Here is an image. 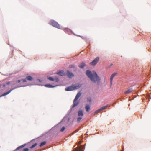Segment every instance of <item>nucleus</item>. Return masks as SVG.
<instances>
[{"instance_id":"1","label":"nucleus","mask_w":151,"mask_h":151,"mask_svg":"<svg viewBox=\"0 0 151 151\" xmlns=\"http://www.w3.org/2000/svg\"><path fill=\"white\" fill-rule=\"evenodd\" d=\"M72 111L70 110H69L66 114L65 116L62 119L61 121L58 124L56 125L55 126L53 127H52L48 131L45 132V133L42 134L41 136H40L38 137L37 138L34 139L32 140H31L30 142H32L34 141H35L36 139L40 138L41 137H42L44 139H46L47 138H48V137L49 135H50V133L51 132L54 130L55 127L57 126L58 127V125L60 124L61 122H66V123H68L69 122L70 120L71 119L70 117H68L69 115L71 113Z\"/></svg>"},{"instance_id":"2","label":"nucleus","mask_w":151,"mask_h":151,"mask_svg":"<svg viewBox=\"0 0 151 151\" xmlns=\"http://www.w3.org/2000/svg\"><path fill=\"white\" fill-rule=\"evenodd\" d=\"M92 72L88 70H86V74L90 80L93 83H96L97 85H99L101 82V78L97 73L95 71Z\"/></svg>"},{"instance_id":"3","label":"nucleus","mask_w":151,"mask_h":151,"mask_svg":"<svg viewBox=\"0 0 151 151\" xmlns=\"http://www.w3.org/2000/svg\"><path fill=\"white\" fill-rule=\"evenodd\" d=\"M21 81L20 79H16L12 81H11L6 82L5 83H4L2 84V87L3 88H7V87H6V86L7 85H9L10 84H11V87H13L15 85H17L18 83H21Z\"/></svg>"},{"instance_id":"4","label":"nucleus","mask_w":151,"mask_h":151,"mask_svg":"<svg viewBox=\"0 0 151 151\" xmlns=\"http://www.w3.org/2000/svg\"><path fill=\"white\" fill-rule=\"evenodd\" d=\"M22 83L18 84L16 86H15L13 88H11V89L8 91H6L3 93L2 94L0 95V97L5 96L9 94L12 90L17 89L18 88H20L21 87H24L26 86H28V85H22Z\"/></svg>"},{"instance_id":"5","label":"nucleus","mask_w":151,"mask_h":151,"mask_svg":"<svg viewBox=\"0 0 151 151\" xmlns=\"http://www.w3.org/2000/svg\"><path fill=\"white\" fill-rule=\"evenodd\" d=\"M42 79H39L35 77V80H34V82H33L31 83L30 84H28V86H32V85H37L40 86H43V85H42L41 84L39 83V82H42Z\"/></svg>"},{"instance_id":"6","label":"nucleus","mask_w":151,"mask_h":151,"mask_svg":"<svg viewBox=\"0 0 151 151\" xmlns=\"http://www.w3.org/2000/svg\"><path fill=\"white\" fill-rule=\"evenodd\" d=\"M49 24L55 27L58 29H61L59 24L58 22L53 19H51L49 22Z\"/></svg>"},{"instance_id":"7","label":"nucleus","mask_w":151,"mask_h":151,"mask_svg":"<svg viewBox=\"0 0 151 151\" xmlns=\"http://www.w3.org/2000/svg\"><path fill=\"white\" fill-rule=\"evenodd\" d=\"M36 75L35 73H32L30 75L27 74L26 76V79L29 81H33L34 82V80H35V77L36 76Z\"/></svg>"},{"instance_id":"8","label":"nucleus","mask_w":151,"mask_h":151,"mask_svg":"<svg viewBox=\"0 0 151 151\" xmlns=\"http://www.w3.org/2000/svg\"><path fill=\"white\" fill-rule=\"evenodd\" d=\"M99 59L100 58L99 56L96 57L92 62H90V65L92 66H95L98 62Z\"/></svg>"},{"instance_id":"9","label":"nucleus","mask_w":151,"mask_h":151,"mask_svg":"<svg viewBox=\"0 0 151 151\" xmlns=\"http://www.w3.org/2000/svg\"><path fill=\"white\" fill-rule=\"evenodd\" d=\"M67 76L69 78L71 79L74 76V74L71 72L69 70H67L65 76Z\"/></svg>"},{"instance_id":"10","label":"nucleus","mask_w":151,"mask_h":151,"mask_svg":"<svg viewBox=\"0 0 151 151\" xmlns=\"http://www.w3.org/2000/svg\"><path fill=\"white\" fill-rule=\"evenodd\" d=\"M64 31L66 33L68 34L69 35H70L72 34H73L74 35H76L73 33V31L70 29H69L68 28H64Z\"/></svg>"},{"instance_id":"11","label":"nucleus","mask_w":151,"mask_h":151,"mask_svg":"<svg viewBox=\"0 0 151 151\" xmlns=\"http://www.w3.org/2000/svg\"><path fill=\"white\" fill-rule=\"evenodd\" d=\"M55 74L61 76H65L66 73L63 70H58Z\"/></svg>"},{"instance_id":"12","label":"nucleus","mask_w":151,"mask_h":151,"mask_svg":"<svg viewBox=\"0 0 151 151\" xmlns=\"http://www.w3.org/2000/svg\"><path fill=\"white\" fill-rule=\"evenodd\" d=\"M43 86L48 88H52L58 86H59V85H53L50 83H47L43 85Z\"/></svg>"},{"instance_id":"13","label":"nucleus","mask_w":151,"mask_h":151,"mask_svg":"<svg viewBox=\"0 0 151 151\" xmlns=\"http://www.w3.org/2000/svg\"><path fill=\"white\" fill-rule=\"evenodd\" d=\"M72 85L73 86V90L78 89L82 86V84L80 83H77Z\"/></svg>"},{"instance_id":"14","label":"nucleus","mask_w":151,"mask_h":151,"mask_svg":"<svg viewBox=\"0 0 151 151\" xmlns=\"http://www.w3.org/2000/svg\"><path fill=\"white\" fill-rule=\"evenodd\" d=\"M117 74V73H114L111 74L110 77V82L111 85L113 83V80L114 78Z\"/></svg>"},{"instance_id":"15","label":"nucleus","mask_w":151,"mask_h":151,"mask_svg":"<svg viewBox=\"0 0 151 151\" xmlns=\"http://www.w3.org/2000/svg\"><path fill=\"white\" fill-rule=\"evenodd\" d=\"M78 116L83 117L84 116L83 111L81 109H80L78 110Z\"/></svg>"},{"instance_id":"16","label":"nucleus","mask_w":151,"mask_h":151,"mask_svg":"<svg viewBox=\"0 0 151 151\" xmlns=\"http://www.w3.org/2000/svg\"><path fill=\"white\" fill-rule=\"evenodd\" d=\"M79 103V101L76 99H74L73 101V107H75L77 106Z\"/></svg>"},{"instance_id":"17","label":"nucleus","mask_w":151,"mask_h":151,"mask_svg":"<svg viewBox=\"0 0 151 151\" xmlns=\"http://www.w3.org/2000/svg\"><path fill=\"white\" fill-rule=\"evenodd\" d=\"M72 85L68 87H67L65 88V90L67 91H73V88Z\"/></svg>"},{"instance_id":"18","label":"nucleus","mask_w":151,"mask_h":151,"mask_svg":"<svg viewBox=\"0 0 151 151\" xmlns=\"http://www.w3.org/2000/svg\"><path fill=\"white\" fill-rule=\"evenodd\" d=\"M85 109L86 111L87 112H89L90 110V106L88 104H86L85 107Z\"/></svg>"},{"instance_id":"19","label":"nucleus","mask_w":151,"mask_h":151,"mask_svg":"<svg viewBox=\"0 0 151 151\" xmlns=\"http://www.w3.org/2000/svg\"><path fill=\"white\" fill-rule=\"evenodd\" d=\"M78 147L79 149L76 150V151H84L85 147L84 145L82 146L81 145H80Z\"/></svg>"},{"instance_id":"20","label":"nucleus","mask_w":151,"mask_h":151,"mask_svg":"<svg viewBox=\"0 0 151 151\" xmlns=\"http://www.w3.org/2000/svg\"><path fill=\"white\" fill-rule=\"evenodd\" d=\"M86 64L83 62H82L80 64L78 65L79 67L81 69H83L84 67L86 66Z\"/></svg>"},{"instance_id":"21","label":"nucleus","mask_w":151,"mask_h":151,"mask_svg":"<svg viewBox=\"0 0 151 151\" xmlns=\"http://www.w3.org/2000/svg\"><path fill=\"white\" fill-rule=\"evenodd\" d=\"M82 94V92L81 91L78 92L76 96L74 99L78 100L79 98L81 96Z\"/></svg>"},{"instance_id":"22","label":"nucleus","mask_w":151,"mask_h":151,"mask_svg":"<svg viewBox=\"0 0 151 151\" xmlns=\"http://www.w3.org/2000/svg\"><path fill=\"white\" fill-rule=\"evenodd\" d=\"M47 78L49 80L51 81H55V79L53 77L49 76H47Z\"/></svg>"},{"instance_id":"23","label":"nucleus","mask_w":151,"mask_h":151,"mask_svg":"<svg viewBox=\"0 0 151 151\" xmlns=\"http://www.w3.org/2000/svg\"><path fill=\"white\" fill-rule=\"evenodd\" d=\"M70 68H73L75 69V70L76 71L77 69V67L76 66H75L73 65H70L69 66Z\"/></svg>"},{"instance_id":"24","label":"nucleus","mask_w":151,"mask_h":151,"mask_svg":"<svg viewBox=\"0 0 151 151\" xmlns=\"http://www.w3.org/2000/svg\"><path fill=\"white\" fill-rule=\"evenodd\" d=\"M133 90L132 88H129L125 92V94H129Z\"/></svg>"},{"instance_id":"25","label":"nucleus","mask_w":151,"mask_h":151,"mask_svg":"<svg viewBox=\"0 0 151 151\" xmlns=\"http://www.w3.org/2000/svg\"><path fill=\"white\" fill-rule=\"evenodd\" d=\"M47 143V142L46 141H44L41 142L40 145L39 146L40 147H42L46 144Z\"/></svg>"},{"instance_id":"26","label":"nucleus","mask_w":151,"mask_h":151,"mask_svg":"<svg viewBox=\"0 0 151 151\" xmlns=\"http://www.w3.org/2000/svg\"><path fill=\"white\" fill-rule=\"evenodd\" d=\"M82 119V117L78 116L77 119V122L78 123H79L81 121V120Z\"/></svg>"},{"instance_id":"27","label":"nucleus","mask_w":151,"mask_h":151,"mask_svg":"<svg viewBox=\"0 0 151 151\" xmlns=\"http://www.w3.org/2000/svg\"><path fill=\"white\" fill-rule=\"evenodd\" d=\"M87 102H91L92 101L91 98L90 97H87L86 98Z\"/></svg>"},{"instance_id":"28","label":"nucleus","mask_w":151,"mask_h":151,"mask_svg":"<svg viewBox=\"0 0 151 151\" xmlns=\"http://www.w3.org/2000/svg\"><path fill=\"white\" fill-rule=\"evenodd\" d=\"M110 106V105L109 104H107L106 105H105L104 106H103L102 107H101L102 109V110L105 109L107 107Z\"/></svg>"},{"instance_id":"29","label":"nucleus","mask_w":151,"mask_h":151,"mask_svg":"<svg viewBox=\"0 0 151 151\" xmlns=\"http://www.w3.org/2000/svg\"><path fill=\"white\" fill-rule=\"evenodd\" d=\"M37 145V143H35L31 145L30 147V149H33Z\"/></svg>"},{"instance_id":"30","label":"nucleus","mask_w":151,"mask_h":151,"mask_svg":"<svg viewBox=\"0 0 151 151\" xmlns=\"http://www.w3.org/2000/svg\"><path fill=\"white\" fill-rule=\"evenodd\" d=\"M30 143V142H29L27 143L24 144L23 145H21L20 146L21 147V148H22L23 147H24L26 145H28Z\"/></svg>"},{"instance_id":"31","label":"nucleus","mask_w":151,"mask_h":151,"mask_svg":"<svg viewBox=\"0 0 151 151\" xmlns=\"http://www.w3.org/2000/svg\"><path fill=\"white\" fill-rule=\"evenodd\" d=\"M65 128L64 126H63L60 130V131L61 132H63L65 130Z\"/></svg>"},{"instance_id":"32","label":"nucleus","mask_w":151,"mask_h":151,"mask_svg":"<svg viewBox=\"0 0 151 151\" xmlns=\"http://www.w3.org/2000/svg\"><path fill=\"white\" fill-rule=\"evenodd\" d=\"M29 149L28 148H25L22 150V151H29Z\"/></svg>"},{"instance_id":"33","label":"nucleus","mask_w":151,"mask_h":151,"mask_svg":"<svg viewBox=\"0 0 151 151\" xmlns=\"http://www.w3.org/2000/svg\"><path fill=\"white\" fill-rule=\"evenodd\" d=\"M15 74V73H6L5 75H4V76H11L12 75V74Z\"/></svg>"},{"instance_id":"34","label":"nucleus","mask_w":151,"mask_h":151,"mask_svg":"<svg viewBox=\"0 0 151 151\" xmlns=\"http://www.w3.org/2000/svg\"><path fill=\"white\" fill-rule=\"evenodd\" d=\"M27 79L25 78V79L22 78L21 80V81H22V82H27Z\"/></svg>"},{"instance_id":"35","label":"nucleus","mask_w":151,"mask_h":151,"mask_svg":"<svg viewBox=\"0 0 151 151\" xmlns=\"http://www.w3.org/2000/svg\"><path fill=\"white\" fill-rule=\"evenodd\" d=\"M55 81L57 82H58L59 81H60V79H59V78H58V77H55Z\"/></svg>"},{"instance_id":"36","label":"nucleus","mask_w":151,"mask_h":151,"mask_svg":"<svg viewBox=\"0 0 151 151\" xmlns=\"http://www.w3.org/2000/svg\"><path fill=\"white\" fill-rule=\"evenodd\" d=\"M76 35L77 36H79L80 37H81L84 40V39H85L86 38V37H83V36H81V35Z\"/></svg>"},{"instance_id":"37","label":"nucleus","mask_w":151,"mask_h":151,"mask_svg":"<svg viewBox=\"0 0 151 151\" xmlns=\"http://www.w3.org/2000/svg\"><path fill=\"white\" fill-rule=\"evenodd\" d=\"M75 107H73V105H72L71 106V107L70 108V111H73L74 110V108Z\"/></svg>"},{"instance_id":"38","label":"nucleus","mask_w":151,"mask_h":151,"mask_svg":"<svg viewBox=\"0 0 151 151\" xmlns=\"http://www.w3.org/2000/svg\"><path fill=\"white\" fill-rule=\"evenodd\" d=\"M100 111L99 110V109H98L95 111L94 113L95 114H97V113H98V112H99Z\"/></svg>"},{"instance_id":"39","label":"nucleus","mask_w":151,"mask_h":151,"mask_svg":"<svg viewBox=\"0 0 151 151\" xmlns=\"http://www.w3.org/2000/svg\"><path fill=\"white\" fill-rule=\"evenodd\" d=\"M148 102H149V101H150V99H151V98L150 96H148Z\"/></svg>"},{"instance_id":"40","label":"nucleus","mask_w":151,"mask_h":151,"mask_svg":"<svg viewBox=\"0 0 151 151\" xmlns=\"http://www.w3.org/2000/svg\"><path fill=\"white\" fill-rule=\"evenodd\" d=\"M124 147L123 146H122V150H121V151H124Z\"/></svg>"},{"instance_id":"41","label":"nucleus","mask_w":151,"mask_h":151,"mask_svg":"<svg viewBox=\"0 0 151 151\" xmlns=\"http://www.w3.org/2000/svg\"><path fill=\"white\" fill-rule=\"evenodd\" d=\"M99 109V110L100 111H101V110H103L101 107Z\"/></svg>"},{"instance_id":"42","label":"nucleus","mask_w":151,"mask_h":151,"mask_svg":"<svg viewBox=\"0 0 151 151\" xmlns=\"http://www.w3.org/2000/svg\"><path fill=\"white\" fill-rule=\"evenodd\" d=\"M112 65H113V64H110V67H111V66H112Z\"/></svg>"},{"instance_id":"43","label":"nucleus","mask_w":151,"mask_h":151,"mask_svg":"<svg viewBox=\"0 0 151 151\" xmlns=\"http://www.w3.org/2000/svg\"><path fill=\"white\" fill-rule=\"evenodd\" d=\"M1 84H0V88L1 87Z\"/></svg>"},{"instance_id":"44","label":"nucleus","mask_w":151,"mask_h":151,"mask_svg":"<svg viewBox=\"0 0 151 151\" xmlns=\"http://www.w3.org/2000/svg\"><path fill=\"white\" fill-rule=\"evenodd\" d=\"M8 45H10L9 44H8Z\"/></svg>"}]
</instances>
